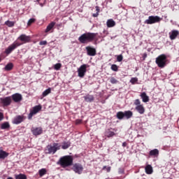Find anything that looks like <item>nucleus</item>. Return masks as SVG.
<instances>
[{"instance_id":"obj_1","label":"nucleus","mask_w":179,"mask_h":179,"mask_svg":"<svg viewBox=\"0 0 179 179\" xmlns=\"http://www.w3.org/2000/svg\"><path fill=\"white\" fill-rule=\"evenodd\" d=\"M57 164H59L63 169L69 167L73 164V157L71 155L62 157L57 162Z\"/></svg>"},{"instance_id":"obj_12","label":"nucleus","mask_w":179,"mask_h":179,"mask_svg":"<svg viewBox=\"0 0 179 179\" xmlns=\"http://www.w3.org/2000/svg\"><path fill=\"white\" fill-rule=\"evenodd\" d=\"M0 101L4 106H10V103H12V97L6 96L4 98H1Z\"/></svg>"},{"instance_id":"obj_6","label":"nucleus","mask_w":179,"mask_h":179,"mask_svg":"<svg viewBox=\"0 0 179 179\" xmlns=\"http://www.w3.org/2000/svg\"><path fill=\"white\" fill-rule=\"evenodd\" d=\"M21 45L22 43L17 41H15L13 44L9 45L8 48L5 50V54H6V55H9V54H10L12 51L16 50V48H17V47H20V45Z\"/></svg>"},{"instance_id":"obj_47","label":"nucleus","mask_w":179,"mask_h":179,"mask_svg":"<svg viewBox=\"0 0 179 179\" xmlns=\"http://www.w3.org/2000/svg\"><path fill=\"white\" fill-rule=\"evenodd\" d=\"M3 120V114L2 113H0V121H2Z\"/></svg>"},{"instance_id":"obj_40","label":"nucleus","mask_w":179,"mask_h":179,"mask_svg":"<svg viewBox=\"0 0 179 179\" xmlns=\"http://www.w3.org/2000/svg\"><path fill=\"white\" fill-rule=\"evenodd\" d=\"M134 106H136V107H138V106H142V104H141V101L139 99H136L134 101Z\"/></svg>"},{"instance_id":"obj_36","label":"nucleus","mask_w":179,"mask_h":179,"mask_svg":"<svg viewBox=\"0 0 179 179\" xmlns=\"http://www.w3.org/2000/svg\"><path fill=\"white\" fill-rule=\"evenodd\" d=\"M110 82L112 83V85H117V83H118V80L114 77L110 78Z\"/></svg>"},{"instance_id":"obj_21","label":"nucleus","mask_w":179,"mask_h":179,"mask_svg":"<svg viewBox=\"0 0 179 179\" xmlns=\"http://www.w3.org/2000/svg\"><path fill=\"white\" fill-rule=\"evenodd\" d=\"M84 99L87 103H92V101H94V96H93V95H86L84 96Z\"/></svg>"},{"instance_id":"obj_43","label":"nucleus","mask_w":179,"mask_h":179,"mask_svg":"<svg viewBox=\"0 0 179 179\" xmlns=\"http://www.w3.org/2000/svg\"><path fill=\"white\" fill-rule=\"evenodd\" d=\"M40 45H47V41H42L39 43Z\"/></svg>"},{"instance_id":"obj_29","label":"nucleus","mask_w":179,"mask_h":179,"mask_svg":"<svg viewBox=\"0 0 179 179\" xmlns=\"http://www.w3.org/2000/svg\"><path fill=\"white\" fill-rule=\"evenodd\" d=\"M51 93V87L48 88L42 93V97H47Z\"/></svg>"},{"instance_id":"obj_3","label":"nucleus","mask_w":179,"mask_h":179,"mask_svg":"<svg viewBox=\"0 0 179 179\" xmlns=\"http://www.w3.org/2000/svg\"><path fill=\"white\" fill-rule=\"evenodd\" d=\"M155 64L157 65L158 68L163 69V68H166V66L170 64V61L167 59V55L162 54L155 59Z\"/></svg>"},{"instance_id":"obj_5","label":"nucleus","mask_w":179,"mask_h":179,"mask_svg":"<svg viewBox=\"0 0 179 179\" xmlns=\"http://www.w3.org/2000/svg\"><path fill=\"white\" fill-rule=\"evenodd\" d=\"M162 20V18L157 15H151L148 17V19L145 21V24H154V23H159Z\"/></svg>"},{"instance_id":"obj_17","label":"nucleus","mask_w":179,"mask_h":179,"mask_svg":"<svg viewBox=\"0 0 179 179\" xmlns=\"http://www.w3.org/2000/svg\"><path fill=\"white\" fill-rule=\"evenodd\" d=\"M140 96L142 99L143 103H148L149 101V96L146 94V92H142Z\"/></svg>"},{"instance_id":"obj_25","label":"nucleus","mask_w":179,"mask_h":179,"mask_svg":"<svg viewBox=\"0 0 179 179\" xmlns=\"http://www.w3.org/2000/svg\"><path fill=\"white\" fill-rule=\"evenodd\" d=\"M9 156V153L6 152V151H3V150H0V159H6Z\"/></svg>"},{"instance_id":"obj_11","label":"nucleus","mask_w":179,"mask_h":179,"mask_svg":"<svg viewBox=\"0 0 179 179\" xmlns=\"http://www.w3.org/2000/svg\"><path fill=\"white\" fill-rule=\"evenodd\" d=\"M85 49L87 51V55H89V57H94L96 55V48H92V46H87Z\"/></svg>"},{"instance_id":"obj_22","label":"nucleus","mask_w":179,"mask_h":179,"mask_svg":"<svg viewBox=\"0 0 179 179\" xmlns=\"http://www.w3.org/2000/svg\"><path fill=\"white\" fill-rule=\"evenodd\" d=\"M114 135H115V133H114V131H110V129H107L105 131V136H106L107 138H113Z\"/></svg>"},{"instance_id":"obj_28","label":"nucleus","mask_w":179,"mask_h":179,"mask_svg":"<svg viewBox=\"0 0 179 179\" xmlns=\"http://www.w3.org/2000/svg\"><path fill=\"white\" fill-rule=\"evenodd\" d=\"M106 24L108 27H114V26H115V21L113 19L108 20Z\"/></svg>"},{"instance_id":"obj_48","label":"nucleus","mask_w":179,"mask_h":179,"mask_svg":"<svg viewBox=\"0 0 179 179\" xmlns=\"http://www.w3.org/2000/svg\"><path fill=\"white\" fill-rule=\"evenodd\" d=\"M93 17H97V16H99V13H96L92 14Z\"/></svg>"},{"instance_id":"obj_13","label":"nucleus","mask_w":179,"mask_h":179,"mask_svg":"<svg viewBox=\"0 0 179 179\" xmlns=\"http://www.w3.org/2000/svg\"><path fill=\"white\" fill-rule=\"evenodd\" d=\"M31 131L35 136H38V135H41V134H43V128L41 127H32Z\"/></svg>"},{"instance_id":"obj_15","label":"nucleus","mask_w":179,"mask_h":179,"mask_svg":"<svg viewBox=\"0 0 179 179\" xmlns=\"http://www.w3.org/2000/svg\"><path fill=\"white\" fill-rule=\"evenodd\" d=\"M169 34L170 40H176L179 35V31L178 30L173 29Z\"/></svg>"},{"instance_id":"obj_42","label":"nucleus","mask_w":179,"mask_h":179,"mask_svg":"<svg viewBox=\"0 0 179 179\" xmlns=\"http://www.w3.org/2000/svg\"><path fill=\"white\" fill-rule=\"evenodd\" d=\"M35 22H36V19L31 18L29 20L27 24H28V26H30V24H31V23H34Z\"/></svg>"},{"instance_id":"obj_37","label":"nucleus","mask_w":179,"mask_h":179,"mask_svg":"<svg viewBox=\"0 0 179 179\" xmlns=\"http://www.w3.org/2000/svg\"><path fill=\"white\" fill-rule=\"evenodd\" d=\"M110 69L114 72H117L118 71V66L117 64H112Z\"/></svg>"},{"instance_id":"obj_20","label":"nucleus","mask_w":179,"mask_h":179,"mask_svg":"<svg viewBox=\"0 0 179 179\" xmlns=\"http://www.w3.org/2000/svg\"><path fill=\"white\" fill-rule=\"evenodd\" d=\"M54 26H55V22H50L46 27L45 32L48 33L49 31H51L54 29Z\"/></svg>"},{"instance_id":"obj_2","label":"nucleus","mask_w":179,"mask_h":179,"mask_svg":"<svg viewBox=\"0 0 179 179\" xmlns=\"http://www.w3.org/2000/svg\"><path fill=\"white\" fill-rule=\"evenodd\" d=\"M96 36L97 34L96 33L87 32L82 34L78 38V41L80 43H81V44H87V43H92V41L96 38Z\"/></svg>"},{"instance_id":"obj_33","label":"nucleus","mask_w":179,"mask_h":179,"mask_svg":"<svg viewBox=\"0 0 179 179\" xmlns=\"http://www.w3.org/2000/svg\"><path fill=\"white\" fill-rule=\"evenodd\" d=\"M5 24L8 26V27H13L15 26V22L7 20L5 22Z\"/></svg>"},{"instance_id":"obj_4","label":"nucleus","mask_w":179,"mask_h":179,"mask_svg":"<svg viewBox=\"0 0 179 179\" xmlns=\"http://www.w3.org/2000/svg\"><path fill=\"white\" fill-rule=\"evenodd\" d=\"M47 149L49 155H55L57 150H59V149H61V144L54 143L52 145H48L47 146Z\"/></svg>"},{"instance_id":"obj_24","label":"nucleus","mask_w":179,"mask_h":179,"mask_svg":"<svg viewBox=\"0 0 179 179\" xmlns=\"http://www.w3.org/2000/svg\"><path fill=\"white\" fill-rule=\"evenodd\" d=\"M61 147H62V149L65 150H66V149H68L69 148L71 147V142H69V141H67V142L64 141V142L62 143Z\"/></svg>"},{"instance_id":"obj_51","label":"nucleus","mask_w":179,"mask_h":179,"mask_svg":"<svg viewBox=\"0 0 179 179\" xmlns=\"http://www.w3.org/2000/svg\"><path fill=\"white\" fill-rule=\"evenodd\" d=\"M109 2H113V0H109Z\"/></svg>"},{"instance_id":"obj_50","label":"nucleus","mask_w":179,"mask_h":179,"mask_svg":"<svg viewBox=\"0 0 179 179\" xmlns=\"http://www.w3.org/2000/svg\"><path fill=\"white\" fill-rule=\"evenodd\" d=\"M36 2H40V0H36Z\"/></svg>"},{"instance_id":"obj_7","label":"nucleus","mask_w":179,"mask_h":179,"mask_svg":"<svg viewBox=\"0 0 179 179\" xmlns=\"http://www.w3.org/2000/svg\"><path fill=\"white\" fill-rule=\"evenodd\" d=\"M83 166L80 163H76L73 165L72 170L76 174H82V173H83Z\"/></svg>"},{"instance_id":"obj_14","label":"nucleus","mask_w":179,"mask_h":179,"mask_svg":"<svg viewBox=\"0 0 179 179\" xmlns=\"http://www.w3.org/2000/svg\"><path fill=\"white\" fill-rule=\"evenodd\" d=\"M12 99L15 103H20V101H22L23 100V96L22 94L19 93H16L12 95Z\"/></svg>"},{"instance_id":"obj_27","label":"nucleus","mask_w":179,"mask_h":179,"mask_svg":"<svg viewBox=\"0 0 179 179\" xmlns=\"http://www.w3.org/2000/svg\"><path fill=\"white\" fill-rule=\"evenodd\" d=\"M146 174H152L153 173V168L151 165H147L145 168Z\"/></svg>"},{"instance_id":"obj_19","label":"nucleus","mask_w":179,"mask_h":179,"mask_svg":"<svg viewBox=\"0 0 179 179\" xmlns=\"http://www.w3.org/2000/svg\"><path fill=\"white\" fill-rule=\"evenodd\" d=\"M149 155L152 157H157V156H159V150L156 148L154 150H151L149 152Z\"/></svg>"},{"instance_id":"obj_31","label":"nucleus","mask_w":179,"mask_h":179,"mask_svg":"<svg viewBox=\"0 0 179 179\" xmlns=\"http://www.w3.org/2000/svg\"><path fill=\"white\" fill-rule=\"evenodd\" d=\"M38 174L40 177H43V176H45L47 174V169L43 168L38 171Z\"/></svg>"},{"instance_id":"obj_18","label":"nucleus","mask_w":179,"mask_h":179,"mask_svg":"<svg viewBox=\"0 0 179 179\" xmlns=\"http://www.w3.org/2000/svg\"><path fill=\"white\" fill-rule=\"evenodd\" d=\"M18 38L20 41H24V43H29V41H30V36H27L24 34H22Z\"/></svg>"},{"instance_id":"obj_52","label":"nucleus","mask_w":179,"mask_h":179,"mask_svg":"<svg viewBox=\"0 0 179 179\" xmlns=\"http://www.w3.org/2000/svg\"><path fill=\"white\" fill-rule=\"evenodd\" d=\"M40 5H41V6H43V3H41Z\"/></svg>"},{"instance_id":"obj_26","label":"nucleus","mask_w":179,"mask_h":179,"mask_svg":"<svg viewBox=\"0 0 179 179\" xmlns=\"http://www.w3.org/2000/svg\"><path fill=\"white\" fill-rule=\"evenodd\" d=\"M132 115H134V113L131 110H126L124 111V118L127 120H129V118H131Z\"/></svg>"},{"instance_id":"obj_34","label":"nucleus","mask_w":179,"mask_h":179,"mask_svg":"<svg viewBox=\"0 0 179 179\" xmlns=\"http://www.w3.org/2000/svg\"><path fill=\"white\" fill-rule=\"evenodd\" d=\"M15 179H27V176L24 174L20 173L19 175H15Z\"/></svg>"},{"instance_id":"obj_45","label":"nucleus","mask_w":179,"mask_h":179,"mask_svg":"<svg viewBox=\"0 0 179 179\" xmlns=\"http://www.w3.org/2000/svg\"><path fill=\"white\" fill-rule=\"evenodd\" d=\"M95 9H96V13H99V12H100V8H99L98 6H96L95 7Z\"/></svg>"},{"instance_id":"obj_9","label":"nucleus","mask_w":179,"mask_h":179,"mask_svg":"<svg viewBox=\"0 0 179 179\" xmlns=\"http://www.w3.org/2000/svg\"><path fill=\"white\" fill-rule=\"evenodd\" d=\"M41 110V106H36L33 108L32 110L30 111L28 118L29 120H31L33 118V115H36L37 113H38Z\"/></svg>"},{"instance_id":"obj_53","label":"nucleus","mask_w":179,"mask_h":179,"mask_svg":"<svg viewBox=\"0 0 179 179\" xmlns=\"http://www.w3.org/2000/svg\"><path fill=\"white\" fill-rule=\"evenodd\" d=\"M1 61H2V59H1V57H0V62H1Z\"/></svg>"},{"instance_id":"obj_49","label":"nucleus","mask_w":179,"mask_h":179,"mask_svg":"<svg viewBox=\"0 0 179 179\" xmlns=\"http://www.w3.org/2000/svg\"><path fill=\"white\" fill-rule=\"evenodd\" d=\"M127 146V142L122 143V147L125 148Z\"/></svg>"},{"instance_id":"obj_10","label":"nucleus","mask_w":179,"mask_h":179,"mask_svg":"<svg viewBox=\"0 0 179 179\" xmlns=\"http://www.w3.org/2000/svg\"><path fill=\"white\" fill-rule=\"evenodd\" d=\"M23 121H24V116L17 115L13 118L12 123L14 124L15 125H19V124H22Z\"/></svg>"},{"instance_id":"obj_16","label":"nucleus","mask_w":179,"mask_h":179,"mask_svg":"<svg viewBox=\"0 0 179 179\" xmlns=\"http://www.w3.org/2000/svg\"><path fill=\"white\" fill-rule=\"evenodd\" d=\"M135 110L136 111H137V113H138V114H145V107L143 106V105L136 106Z\"/></svg>"},{"instance_id":"obj_23","label":"nucleus","mask_w":179,"mask_h":179,"mask_svg":"<svg viewBox=\"0 0 179 179\" xmlns=\"http://www.w3.org/2000/svg\"><path fill=\"white\" fill-rule=\"evenodd\" d=\"M3 69V71H6L7 72H8L9 71H12L13 69V63L7 64Z\"/></svg>"},{"instance_id":"obj_30","label":"nucleus","mask_w":179,"mask_h":179,"mask_svg":"<svg viewBox=\"0 0 179 179\" xmlns=\"http://www.w3.org/2000/svg\"><path fill=\"white\" fill-rule=\"evenodd\" d=\"M117 118L118 120H123L124 118H125L124 112H117Z\"/></svg>"},{"instance_id":"obj_39","label":"nucleus","mask_w":179,"mask_h":179,"mask_svg":"<svg viewBox=\"0 0 179 179\" xmlns=\"http://www.w3.org/2000/svg\"><path fill=\"white\" fill-rule=\"evenodd\" d=\"M122 59H124V57H122V55H117V62H121V61H122Z\"/></svg>"},{"instance_id":"obj_46","label":"nucleus","mask_w":179,"mask_h":179,"mask_svg":"<svg viewBox=\"0 0 179 179\" xmlns=\"http://www.w3.org/2000/svg\"><path fill=\"white\" fill-rule=\"evenodd\" d=\"M82 123V120H76V124H81Z\"/></svg>"},{"instance_id":"obj_44","label":"nucleus","mask_w":179,"mask_h":179,"mask_svg":"<svg viewBox=\"0 0 179 179\" xmlns=\"http://www.w3.org/2000/svg\"><path fill=\"white\" fill-rule=\"evenodd\" d=\"M118 173H119V174H124V169L120 168L118 169Z\"/></svg>"},{"instance_id":"obj_38","label":"nucleus","mask_w":179,"mask_h":179,"mask_svg":"<svg viewBox=\"0 0 179 179\" xmlns=\"http://www.w3.org/2000/svg\"><path fill=\"white\" fill-rule=\"evenodd\" d=\"M136 82H138V78H136V77L131 78L130 80V83H131V85H135V83H136Z\"/></svg>"},{"instance_id":"obj_32","label":"nucleus","mask_w":179,"mask_h":179,"mask_svg":"<svg viewBox=\"0 0 179 179\" xmlns=\"http://www.w3.org/2000/svg\"><path fill=\"white\" fill-rule=\"evenodd\" d=\"M10 127V125L9 124V122H6L1 124V129H8V128H9Z\"/></svg>"},{"instance_id":"obj_8","label":"nucleus","mask_w":179,"mask_h":179,"mask_svg":"<svg viewBox=\"0 0 179 179\" xmlns=\"http://www.w3.org/2000/svg\"><path fill=\"white\" fill-rule=\"evenodd\" d=\"M87 69V64H83L80 66V68L78 69V73L79 78H84L85 75H86Z\"/></svg>"},{"instance_id":"obj_35","label":"nucleus","mask_w":179,"mask_h":179,"mask_svg":"<svg viewBox=\"0 0 179 179\" xmlns=\"http://www.w3.org/2000/svg\"><path fill=\"white\" fill-rule=\"evenodd\" d=\"M62 66V64H61V63H57L54 65V69L55 71H59V69H61Z\"/></svg>"},{"instance_id":"obj_41","label":"nucleus","mask_w":179,"mask_h":179,"mask_svg":"<svg viewBox=\"0 0 179 179\" xmlns=\"http://www.w3.org/2000/svg\"><path fill=\"white\" fill-rule=\"evenodd\" d=\"M103 170H106L107 173H110V171H111V166L107 167V166H104Z\"/></svg>"}]
</instances>
